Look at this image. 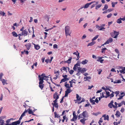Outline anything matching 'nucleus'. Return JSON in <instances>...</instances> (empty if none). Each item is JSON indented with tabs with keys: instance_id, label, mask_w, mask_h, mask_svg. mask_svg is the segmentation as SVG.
I'll list each match as a JSON object with an SVG mask.
<instances>
[{
	"instance_id": "obj_55",
	"label": "nucleus",
	"mask_w": 125,
	"mask_h": 125,
	"mask_svg": "<svg viewBox=\"0 0 125 125\" xmlns=\"http://www.w3.org/2000/svg\"><path fill=\"white\" fill-rule=\"evenodd\" d=\"M112 15V14L111 13H110L107 15V17L108 18H109L111 17Z\"/></svg>"
},
{
	"instance_id": "obj_54",
	"label": "nucleus",
	"mask_w": 125,
	"mask_h": 125,
	"mask_svg": "<svg viewBox=\"0 0 125 125\" xmlns=\"http://www.w3.org/2000/svg\"><path fill=\"white\" fill-rule=\"evenodd\" d=\"M3 73H0V80H1L2 79V76H3Z\"/></svg>"
},
{
	"instance_id": "obj_13",
	"label": "nucleus",
	"mask_w": 125,
	"mask_h": 125,
	"mask_svg": "<svg viewBox=\"0 0 125 125\" xmlns=\"http://www.w3.org/2000/svg\"><path fill=\"white\" fill-rule=\"evenodd\" d=\"M21 122L19 120L16 121L12 123V125H17L20 124Z\"/></svg>"
},
{
	"instance_id": "obj_30",
	"label": "nucleus",
	"mask_w": 125,
	"mask_h": 125,
	"mask_svg": "<svg viewBox=\"0 0 125 125\" xmlns=\"http://www.w3.org/2000/svg\"><path fill=\"white\" fill-rule=\"evenodd\" d=\"M108 6L107 4H105L104 5V8L102 9V10L104 11L105 10H106L108 9Z\"/></svg>"
},
{
	"instance_id": "obj_56",
	"label": "nucleus",
	"mask_w": 125,
	"mask_h": 125,
	"mask_svg": "<svg viewBox=\"0 0 125 125\" xmlns=\"http://www.w3.org/2000/svg\"><path fill=\"white\" fill-rule=\"evenodd\" d=\"M53 48L54 49L55 48H58V45L57 44H55L53 45Z\"/></svg>"
},
{
	"instance_id": "obj_27",
	"label": "nucleus",
	"mask_w": 125,
	"mask_h": 125,
	"mask_svg": "<svg viewBox=\"0 0 125 125\" xmlns=\"http://www.w3.org/2000/svg\"><path fill=\"white\" fill-rule=\"evenodd\" d=\"M77 118V116H73V118L71 120V121H74L76 120Z\"/></svg>"
},
{
	"instance_id": "obj_11",
	"label": "nucleus",
	"mask_w": 125,
	"mask_h": 125,
	"mask_svg": "<svg viewBox=\"0 0 125 125\" xmlns=\"http://www.w3.org/2000/svg\"><path fill=\"white\" fill-rule=\"evenodd\" d=\"M38 77L39 78V82L40 83H41L42 82L43 83L44 81L43 80H44V77L41 76V75H39L38 76Z\"/></svg>"
},
{
	"instance_id": "obj_61",
	"label": "nucleus",
	"mask_w": 125,
	"mask_h": 125,
	"mask_svg": "<svg viewBox=\"0 0 125 125\" xmlns=\"http://www.w3.org/2000/svg\"><path fill=\"white\" fill-rule=\"evenodd\" d=\"M64 97H64V96L62 97V98L61 99V101H60V103H63V99Z\"/></svg>"
},
{
	"instance_id": "obj_51",
	"label": "nucleus",
	"mask_w": 125,
	"mask_h": 125,
	"mask_svg": "<svg viewBox=\"0 0 125 125\" xmlns=\"http://www.w3.org/2000/svg\"><path fill=\"white\" fill-rule=\"evenodd\" d=\"M119 98H118L117 99L118 100H119L121 99L122 98V97L124 96V94L123 95H121V96L119 94Z\"/></svg>"
},
{
	"instance_id": "obj_43",
	"label": "nucleus",
	"mask_w": 125,
	"mask_h": 125,
	"mask_svg": "<svg viewBox=\"0 0 125 125\" xmlns=\"http://www.w3.org/2000/svg\"><path fill=\"white\" fill-rule=\"evenodd\" d=\"M76 98L78 101H80L81 99V97L77 94H76Z\"/></svg>"
},
{
	"instance_id": "obj_35",
	"label": "nucleus",
	"mask_w": 125,
	"mask_h": 125,
	"mask_svg": "<svg viewBox=\"0 0 125 125\" xmlns=\"http://www.w3.org/2000/svg\"><path fill=\"white\" fill-rule=\"evenodd\" d=\"M115 105L114 106L113 108L116 110L117 107V105H118V104L116 102H115L114 103Z\"/></svg>"
},
{
	"instance_id": "obj_12",
	"label": "nucleus",
	"mask_w": 125,
	"mask_h": 125,
	"mask_svg": "<svg viewBox=\"0 0 125 125\" xmlns=\"http://www.w3.org/2000/svg\"><path fill=\"white\" fill-rule=\"evenodd\" d=\"M113 41V39L111 38H109L108 40H107L104 43V44H106L109 43H111Z\"/></svg>"
},
{
	"instance_id": "obj_37",
	"label": "nucleus",
	"mask_w": 125,
	"mask_h": 125,
	"mask_svg": "<svg viewBox=\"0 0 125 125\" xmlns=\"http://www.w3.org/2000/svg\"><path fill=\"white\" fill-rule=\"evenodd\" d=\"M79 61H78L77 63L75 64L74 65V69H75V66H80V63L79 62Z\"/></svg>"
},
{
	"instance_id": "obj_44",
	"label": "nucleus",
	"mask_w": 125,
	"mask_h": 125,
	"mask_svg": "<svg viewBox=\"0 0 125 125\" xmlns=\"http://www.w3.org/2000/svg\"><path fill=\"white\" fill-rule=\"evenodd\" d=\"M99 36V35H96L92 39V41H94L96 40L98 37Z\"/></svg>"
},
{
	"instance_id": "obj_31",
	"label": "nucleus",
	"mask_w": 125,
	"mask_h": 125,
	"mask_svg": "<svg viewBox=\"0 0 125 125\" xmlns=\"http://www.w3.org/2000/svg\"><path fill=\"white\" fill-rule=\"evenodd\" d=\"M27 110V112H28V113L30 114H31L32 113V112H33V111H32L30 108L28 109Z\"/></svg>"
},
{
	"instance_id": "obj_49",
	"label": "nucleus",
	"mask_w": 125,
	"mask_h": 125,
	"mask_svg": "<svg viewBox=\"0 0 125 125\" xmlns=\"http://www.w3.org/2000/svg\"><path fill=\"white\" fill-rule=\"evenodd\" d=\"M102 6L101 4H99L96 7L95 9L96 10H97L99 8Z\"/></svg>"
},
{
	"instance_id": "obj_25",
	"label": "nucleus",
	"mask_w": 125,
	"mask_h": 125,
	"mask_svg": "<svg viewBox=\"0 0 125 125\" xmlns=\"http://www.w3.org/2000/svg\"><path fill=\"white\" fill-rule=\"evenodd\" d=\"M95 43V42H93V41H92V42H91L88 44L87 45V46H92L94 45Z\"/></svg>"
},
{
	"instance_id": "obj_52",
	"label": "nucleus",
	"mask_w": 125,
	"mask_h": 125,
	"mask_svg": "<svg viewBox=\"0 0 125 125\" xmlns=\"http://www.w3.org/2000/svg\"><path fill=\"white\" fill-rule=\"evenodd\" d=\"M41 76H42L43 77H44V78H45V77L46 78H48V76H45V74L44 73H43L41 75Z\"/></svg>"
},
{
	"instance_id": "obj_36",
	"label": "nucleus",
	"mask_w": 125,
	"mask_h": 125,
	"mask_svg": "<svg viewBox=\"0 0 125 125\" xmlns=\"http://www.w3.org/2000/svg\"><path fill=\"white\" fill-rule=\"evenodd\" d=\"M88 62V61L86 60H83L81 62V63L83 64H85L87 63Z\"/></svg>"
},
{
	"instance_id": "obj_63",
	"label": "nucleus",
	"mask_w": 125,
	"mask_h": 125,
	"mask_svg": "<svg viewBox=\"0 0 125 125\" xmlns=\"http://www.w3.org/2000/svg\"><path fill=\"white\" fill-rule=\"evenodd\" d=\"M115 93L116 94V96L117 97L119 93V91H116L115 92Z\"/></svg>"
},
{
	"instance_id": "obj_15",
	"label": "nucleus",
	"mask_w": 125,
	"mask_h": 125,
	"mask_svg": "<svg viewBox=\"0 0 125 125\" xmlns=\"http://www.w3.org/2000/svg\"><path fill=\"white\" fill-rule=\"evenodd\" d=\"M21 33L22 34V35H23L24 36H27V35L28 32L25 29L23 31H22Z\"/></svg>"
},
{
	"instance_id": "obj_23",
	"label": "nucleus",
	"mask_w": 125,
	"mask_h": 125,
	"mask_svg": "<svg viewBox=\"0 0 125 125\" xmlns=\"http://www.w3.org/2000/svg\"><path fill=\"white\" fill-rule=\"evenodd\" d=\"M90 5H89V3H87L85 5L84 7L81 8L80 9H82L83 8H87Z\"/></svg>"
},
{
	"instance_id": "obj_45",
	"label": "nucleus",
	"mask_w": 125,
	"mask_h": 125,
	"mask_svg": "<svg viewBox=\"0 0 125 125\" xmlns=\"http://www.w3.org/2000/svg\"><path fill=\"white\" fill-rule=\"evenodd\" d=\"M106 95H107V96H105V98H107V97H108L109 96H110V93L109 92H108V91H106Z\"/></svg>"
},
{
	"instance_id": "obj_26",
	"label": "nucleus",
	"mask_w": 125,
	"mask_h": 125,
	"mask_svg": "<svg viewBox=\"0 0 125 125\" xmlns=\"http://www.w3.org/2000/svg\"><path fill=\"white\" fill-rule=\"evenodd\" d=\"M12 34L13 36L14 37H17L18 35L16 32L15 31H13L12 32Z\"/></svg>"
},
{
	"instance_id": "obj_39",
	"label": "nucleus",
	"mask_w": 125,
	"mask_h": 125,
	"mask_svg": "<svg viewBox=\"0 0 125 125\" xmlns=\"http://www.w3.org/2000/svg\"><path fill=\"white\" fill-rule=\"evenodd\" d=\"M122 18H120L119 19H118L117 21V22L118 23H120L122 22L121 21V19Z\"/></svg>"
},
{
	"instance_id": "obj_42",
	"label": "nucleus",
	"mask_w": 125,
	"mask_h": 125,
	"mask_svg": "<svg viewBox=\"0 0 125 125\" xmlns=\"http://www.w3.org/2000/svg\"><path fill=\"white\" fill-rule=\"evenodd\" d=\"M112 93L111 94H110L109 96H110V98H111L112 97H113L114 96V94L115 93V92L112 91Z\"/></svg>"
},
{
	"instance_id": "obj_22",
	"label": "nucleus",
	"mask_w": 125,
	"mask_h": 125,
	"mask_svg": "<svg viewBox=\"0 0 125 125\" xmlns=\"http://www.w3.org/2000/svg\"><path fill=\"white\" fill-rule=\"evenodd\" d=\"M54 117L56 118H59L60 117V116L58 114H57V112H55L54 113Z\"/></svg>"
},
{
	"instance_id": "obj_18",
	"label": "nucleus",
	"mask_w": 125,
	"mask_h": 125,
	"mask_svg": "<svg viewBox=\"0 0 125 125\" xmlns=\"http://www.w3.org/2000/svg\"><path fill=\"white\" fill-rule=\"evenodd\" d=\"M86 120V119L83 118V119H81L80 120V122L83 124H85V121Z\"/></svg>"
},
{
	"instance_id": "obj_57",
	"label": "nucleus",
	"mask_w": 125,
	"mask_h": 125,
	"mask_svg": "<svg viewBox=\"0 0 125 125\" xmlns=\"http://www.w3.org/2000/svg\"><path fill=\"white\" fill-rule=\"evenodd\" d=\"M11 119H10L7 120L6 121V124H9V123L10 122Z\"/></svg>"
},
{
	"instance_id": "obj_60",
	"label": "nucleus",
	"mask_w": 125,
	"mask_h": 125,
	"mask_svg": "<svg viewBox=\"0 0 125 125\" xmlns=\"http://www.w3.org/2000/svg\"><path fill=\"white\" fill-rule=\"evenodd\" d=\"M69 83H70V87H73V85L72 84V83H75V82H72V81H69Z\"/></svg>"
},
{
	"instance_id": "obj_2",
	"label": "nucleus",
	"mask_w": 125,
	"mask_h": 125,
	"mask_svg": "<svg viewBox=\"0 0 125 125\" xmlns=\"http://www.w3.org/2000/svg\"><path fill=\"white\" fill-rule=\"evenodd\" d=\"M65 31L66 36L68 35H69L70 36H71V32H70V27L69 26H67L65 27Z\"/></svg>"
},
{
	"instance_id": "obj_20",
	"label": "nucleus",
	"mask_w": 125,
	"mask_h": 125,
	"mask_svg": "<svg viewBox=\"0 0 125 125\" xmlns=\"http://www.w3.org/2000/svg\"><path fill=\"white\" fill-rule=\"evenodd\" d=\"M43 83L42 82L41 83H40L39 82V87L41 89V90L44 87V84H43Z\"/></svg>"
},
{
	"instance_id": "obj_19",
	"label": "nucleus",
	"mask_w": 125,
	"mask_h": 125,
	"mask_svg": "<svg viewBox=\"0 0 125 125\" xmlns=\"http://www.w3.org/2000/svg\"><path fill=\"white\" fill-rule=\"evenodd\" d=\"M72 59V58L71 57L69 58V59H68L67 60L65 61V62L68 64L70 63L71 62V60Z\"/></svg>"
},
{
	"instance_id": "obj_29",
	"label": "nucleus",
	"mask_w": 125,
	"mask_h": 125,
	"mask_svg": "<svg viewBox=\"0 0 125 125\" xmlns=\"http://www.w3.org/2000/svg\"><path fill=\"white\" fill-rule=\"evenodd\" d=\"M5 123L3 120L0 119V125H4Z\"/></svg>"
},
{
	"instance_id": "obj_47",
	"label": "nucleus",
	"mask_w": 125,
	"mask_h": 125,
	"mask_svg": "<svg viewBox=\"0 0 125 125\" xmlns=\"http://www.w3.org/2000/svg\"><path fill=\"white\" fill-rule=\"evenodd\" d=\"M60 70L61 71H62V70H63L64 71H65L67 72L66 68V67H62V68Z\"/></svg>"
},
{
	"instance_id": "obj_46",
	"label": "nucleus",
	"mask_w": 125,
	"mask_h": 125,
	"mask_svg": "<svg viewBox=\"0 0 125 125\" xmlns=\"http://www.w3.org/2000/svg\"><path fill=\"white\" fill-rule=\"evenodd\" d=\"M5 14V13L4 11H0V14L1 15H2V16H3Z\"/></svg>"
},
{
	"instance_id": "obj_28",
	"label": "nucleus",
	"mask_w": 125,
	"mask_h": 125,
	"mask_svg": "<svg viewBox=\"0 0 125 125\" xmlns=\"http://www.w3.org/2000/svg\"><path fill=\"white\" fill-rule=\"evenodd\" d=\"M119 72L123 74L125 73V67H124L121 70H120Z\"/></svg>"
},
{
	"instance_id": "obj_16",
	"label": "nucleus",
	"mask_w": 125,
	"mask_h": 125,
	"mask_svg": "<svg viewBox=\"0 0 125 125\" xmlns=\"http://www.w3.org/2000/svg\"><path fill=\"white\" fill-rule=\"evenodd\" d=\"M0 81H2L3 85H4L5 84H7V80L2 79Z\"/></svg>"
},
{
	"instance_id": "obj_8",
	"label": "nucleus",
	"mask_w": 125,
	"mask_h": 125,
	"mask_svg": "<svg viewBox=\"0 0 125 125\" xmlns=\"http://www.w3.org/2000/svg\"><path fill=\"white\" fill-rule=\"evenodd\" d=\"M25 46L26 47L27 50H28L31 49V43H29L26 44L25 45Z\"/></svg>"
},
{
	"instance_id": "obj_17",
	"label": "nucleus",
	"mask_w": 125,
	"mask_h": 125,
	"mask_svg": "<svg viewBox=\"0 0 125 125\" xmlns=\"http://www.w3.org/2000/svg\"><path fill=\"white\" fill-rule=\"evenodd\" d=\"M103 117H104V120H107L108 121L109 120V116L107 115L106 116L105 115H104L102 116Z\"/></svg>"
},
{
	"instance_id": "obj_9",
	"label": "nucleus",
	"mask_w": 125,
	"mask_h": 125,
	"mask_svg": "<svg viewBox=\"0 0 125 125\" xmlns=\"http://www.w3.org/2000/svg\"><path fill=\"white\" fill-rule=\"evenodd\" d=\"M73 54L76 55L77 56V59H76V60H78L79 59V58H80V57L79 56V53L78 52V51H76V52H73Z\"/></svg>"
},
{
	"instance_id": "obj_62",
	"label": "nucleus",
	"mask_w": 125,
	"mask_h": 125,
	"mask_svg": "<svg viewBox=\"0 0 125 125\" xmlns=\"http://www.w3.org/2000/svg\"><path fill=\"white\" fill-rule=\"evenodd\" d=\"M115 52L118 54H119V52L118 50L117 49H115Z\"/></svg>"
},
{
	"instance_id": "obj_1",
	"label": "nucleus",
	"mask_w": 125,
	"mask_h": 125,
	"mask_svg": "<svg viewBox=\"0 0 125 125\" xmlns=\"http://www.w3.org/2000/svg\"><path fill=\"white\" fill-rule=\"evenodd\" d=\"M82 116L84 118H87L89 117V115L87 112L85 110L83 112L82 114H81L79 115L78 116V119L80 118H82Z\"/></svg>"
},
{
	"instance_id": "obj_24",
	"label": "nucleus",
	"mask_w": 125,
	"mask_h": 125,
	"mask_svg": "<svg viewBox=\"0 0 125 125\" xmlns=\"http://www.w3.org/2000/svg\"><path fill=\"white\" fill-rule=\"evenodd\" d=\"M120 112L118 111H117L115 114L116 116L118 117H119L120 116Z\"/></svg>"
},
{
	"instance_id": "obj_50",
	"label": "nucleus",
	"mask_w": 125,
	"mask_h": 125,
	"mask_svg": "<svg viewBox=\"0 0 125 125\" xmlns=\"http://www.w3.org/2000/svg\"><path fill=\"white\" fill-rule=\"evenodd\" d=\"M27 112V110H25V111L22 113V114L21 115L23 117L25 115V113Z\"/></svg>"
},
{
	"instance_id": "obj_53",
	"label": "nucleus",
	"mask_w": 125,
	"mask_h": 125,
	"mask_svg": "<svg viewBox=\"0 0 125 125\" xmlns=\"http://www.w3.org/2000/svg\"><path fill=\"white\" fill-rule=\"evenodd\" d=\"M75 66V69H74V67L73 68V69L75 71H76L77 69H78V68L79 67H78L77 66Z\"/></svg>"
},
{
	"instance_id": "obj_6",
	"label": "nucleus",
	"mask_w": 125,
	"mask_h": 125,
	"mask_svg": "<svg viewBox=\"0 0 125 125\" xmlns=\"http://www.w3.org/2000/svg\"><path fill=\"white\" fill-rule=\"evenodd\" d=\"M57 101H56V99H55L53 101L54 103H52V105L53 106H54L55 107L58 108V103H57Z\"/></svg>"
},
{
	"instance_id": "obj_21",
	"label": "nucleus",
	"mask_w": 125,
	"mask_h": 125,
	"mask_svg": "<svg viewBox=\"0 0 125 125\" xmlns=\"http://www.w3.org/2000/svg\"><path fill=\"white\" fill-rule=\"evenodd\" d=\"M69 80L68 78H64L62 79L60 83H62V82H64L66 81H68Z\"/></svg>"
},
{
	"instance_id": "obj_40",
	"label": "nucleus",
	"mask_w": 125,
	"mask_h": 125,
	"mask_svg": "<svg viewBox=\"0 0 125 125\" xmlns=\"http://www.w3.org/2000/svg\"><path fill=\"white\" fill-rule=\"evenodd\" d=\"M91 79V77L90 76H86V77H84V81H86L89 79Z\"/></svg>"
},
{
	"instance_id": "obj_34",
	"label": "nucleus",
	"mask_w": 125,
	"mask_h": 125,
	"mask_svg": "<svg viewBox=\"0 0 125 125\" xmlns=\"http://www.w3.org/2000/svg\"><path fill=\"white\" fill-rule=\"evenodd\" d=\"M64 86L66 88H70V87L69 86V84L67 83V82L65 83Z\"/></svg>"
},
{
	"instance_id": "obj_7",
	"label": "nucleus",
	"mask_w": 125,
	"mask_h": 125,
	"mask_svg": "<svg viewBox=\"0 0 125 125\" xmlns=\"http://www.w3.org/2000/svg\"><path fill=\"white\" fill-rule=\"evenodd\" d=\"M72 91V90L70 88H68L66 89V90L65 91V94L64 95L65 97H67L68 94L69 93H70Z\"/></svg>"
},
{
	"instance_id": "obj_58",
	"label": "nucleus",
	"mask_w": 125,
	"mask_h": 125,
	"mask_svg": "<svg viewBox=\"0 0 125 125\" xmlns=\"http://www.w3.org/2000/svg\"><path fill=\"white\" fill-rule=\"evenodd\" d=\"M96 60L98 62H99L101 63H102L104 61V60L103 59H101L100 60Z\"/></svg>"
},
{
	"instance_id": "obj_33",
	"label": "nucleus",
	"mask_w": 125,
	"mask_h": 125,
	"mask_svg": "<svg viewBox=\"0 0 125 125\" xmlns=\"http://www.w3.org/2000/svg\"><path fill=\"white\" fill-rule=\"evenodd\" d=\"M66 68H68V70H69V73H70V74L71 75L73 74V72H74V71L72 70H71L70 71H69V68L68 67H67Z\"/></svg>"
},
{
	"instance_id": "obj_10",
	"label": "nucleus",
	"mask_w": 125,
	"mask_h": 125,
	"mask_svg": "<svg viewBox=\"0 0 125 125\" xmlns=\"http://www.w3.org/2000/svg\"><path fill=\"white\" fill-rule=\"evenodd\" d=\"M114 103V102L113 100H112L108 104V106L110 108H112L114 106V105L113 104Z\"/></svg>"
},
{
	"instance_id": "obj_32",
	"label": "nucleus",
	"mask_w": 125,
	"mask_h": 125,
	"mask_svg": "<svg viewBox=\"0 0 125 125\" xmlns=\"http://www.w3.org/2000/svg\"><path fill=\"white\" fill-rule=\"evenodd\" d=\"M90 101L92 104H95V101L94 100H92V99H91V98H90Z\"/></svg>"
},
{
	"instance_id": "obj_64",
	"label": "nucleus",
	"mask_w": 125,
	"mask_h": 125,
	"mask_svg": "<svg viewBox=\"0 0 125 125\" xmlns=\"http://www.w3.org/2000/svg\"><path fill=\"white\" fill-rule=\"evenodd\" d=\"M45 62H46V63H48L50 61L49 59H46L45 60Z\"/></svg>"
},
{
	"instance_id": "obj_38",
	"label": "nucleus",
	"mask_w": 125,
	"mask_h": 125,
	"mask_svg": "<svg viewBox=\"0 0 125 125\" xmlns=\"http://www.w3.org/2000/svg\"><path fill=\"white\" fill-rule=\"evenodd\" d=\"M34 48L36 50H39L40 48V46L38 44L35 46Z\"/></svg>"
},
{
	"instance_id": "obj_59",
	"label": "nucleus",
	"mask_w": 125,
	"mask_h": 125,
	"mask_svg": "<svg viewBox=\"0 0 125 125\" xmlns=\"http://www.w3.org/2000/svg\"><path fill=\"white\" fill-rule=\"evenodd\" d=\"M63 119L62 120V123H64V120L65 119V115H64L63 117Z\"/></svg>"
},
{
	"instance_id": "obj_4",
	"label": "nucleus",
	"mask_w": 125,
	"mask_h": 125,
	"mask_svg": "<svg viewBox=\"0 0 125 125\" xmlns=\"http://www.w3.org/2000/svg\"><path fill=\"white\" fill-rule=\"evenodd\" d=\"M78 73H77V74H78L80 72H81V73H83L86 71V70L85 68H82L80 67H79L78 68Z\"/></svg>"
},
{
	"instance_id": "obj_14",
	"label": "nucleus",
	"mask_w": 125,
	"mask_h": 125,
	"mask_svg": "<svg viewBox=\"0 0 125 125\" xmlns=\"http://www.w3.org/2000/svg\"><path fill=\"white\" fill-rule=\"evenodd\" d=\"M105 24H102L100 25V29H98L99 30L102 31L103 30L105 29V28L104 27L105 26Z\"/></svg>"
},
{
	"instance_id": "obj_48",
	"label": "nucleus",
	"mask_w": 125,
	"mask_h": 125,
	"mask_svg": "<svg viewBox=\"0 0 125 125\" xmlns=\"http://www.w3.org/2000/svg\"><path fill=\"white\" fill-rule=\"evenodd\" d=\"M124 101H122L121 103L118 104V107H121L122 105V104L123 103H124Z\"/></svg>"
},
{
	"instance_id": "obj_41",
	"label": "nucleus",
	"mask_w": 125,
	"mask_h": 125,
	"mask_svg": "<svg viewBox=\"0 0 125 125\" xmlns=\"http://www.w3.org/2000/svg\"><path fill=\"white\" fill-rule=\"evenodd\" d=\"M107 50V48H103L102 49L101 52L103 53H105V52L106 50Z\"/></svg>"
},
{
	"instance_id": "obj_5",
	"label": "nucleus",
	"mask_w": 125,
	"mask_h": 125,
	"mask_svg": "<svg viewBox=\"0 0 125 125\" xmlns=\"http://www.w3.org/2000/svg\"><path fill=\"white\" fill-rule=\"evenodd\" d=\"M58 92H56L53 95V98L54 99H56V101H57L58 99L59 98V95H60L58 94Z\"/></svg>"
},
{
	"instance_id": "obj_3",
	"label": "nucleus",
	"mask_w": 125,
	"mask_h": 125,
	"mask_svg": "<svg viewBox=\"0 0 125 125\" xmlns=\"http://www.w3.org/2000/svg\"><path fill=\"white\" fill-rule=\"evenodd\" d=\"M113 32L110 33V34L112 37L116 38L119 34V32L115 31H113Z\"/></svg>"
}]
</instances>
